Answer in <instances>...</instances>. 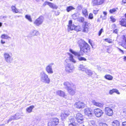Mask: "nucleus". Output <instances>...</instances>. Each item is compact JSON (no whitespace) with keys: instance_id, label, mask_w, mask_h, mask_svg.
<instances>
[{"instance_id":"obj_42","label":"nucleus","mask_w":126,"mask_h":126,"mask_svg":"<svg viewBox=\"0 0 126 126\" xmlns=\"http://www.w3.org/2000/svg\"><path fill=\"white\" fill-rule=\"evenodd\" d=\"M79 21L80 22H83L84 20V19L83 17H80L78 18Z\"/></svg>"},{"instance_id":"obj_29","label":"nucleus","mask_w":126,"mask_h":126,"mask_svg":"<svg viewBox=\"0 0 126 126\" xmlns=\"http://www.w3.org/2000/svg\"><path fill=\"white\" fill-rule=\"evenodd\" d=\"M69 116L68 114H66L63 112L62 113L61 116V117L62 119H63L66 118Z\"/></svg>"},{"instance_id":"obj_46","label":"nucleus","mask_w":126,"mask_h":126,"mask_svg":"<svg viewBox=\"0 0 126 126\" xmlns=\"http://www.w3.org/2000/svg\"><path fill=\"white\" fill-rule=\"evenodd\" d=\"M110 18L111 21L113 22H114L116 21V20L112 16H111Z\"/></svg>"},{"instance_id":"obj_41","label":"nucleus","mask_w":126,"mask_h":126,"mask_svg":"<svg viewBox=\"0 0 126 126\" xmlns=\"http://www.w3.org/2000/svg\"><path fill=\"white\" fill-rule=\"evenodd\" d=\"M93 71H92L90 70H88L87 71V74L89 76H91L93 75Z\"/></svg>"},{"instance_id":"obj_24","label":"nucleus","mask_w":126,"mask_h":126,"mask_svg":"<svg viewBox=\"0 0 126 126\" xmlns=\"http://www.w3.org/2000/svg\"><path fill=\"white\" fill-rule=\"evenodd\" d=\"M73 28L71 29H74L77 31H80L81 30V29L80 26H73Z\"/></svg>"},{"instance_id":"obj_50","label":"nucleus","mask_w":126,"mask_h":126,"mask_svg":"<svg viewBox=\"0 0 126 126\" xmlns=\"http://www.w3.org/2000/svg\"><path fill=\"white\" fill-rule=\"evenodd\" d=\"M105 41L109 43H111L112 42L111 41V40L109 39H105Z\"/></svg>"},{"instance_id":"obj_53","label":"nucleus","mask_w":126,"mask_h":126,"mask_svg":"<svg viewBox=\"0 0 126 126\" xmlns=\"http://www.w3.org/2000/svg\"><path fill=\"white\" fill-rule=\"evenodd\" d=\"M118 30V29H116L113 31V32L114 33L117 34Z\"/></svg>"},{"instance_id":"obj_44","label":"nucleus","mask_w":126,"mask_h":126,"mask_svg":"<svg viewBox=\"0 0 126 126\" xmlns=\"http://www.w3.org/2000/svg\"><path fill=\"white\" fill-rule=\"evenodd\" d=\"M82 13L86 17L87 16V10L85 9H83L82 10Z\"/></svg>"},{"instance_id":"obj_43","label":"nucleus","mask_w":126,"mask_h":126,"mask_svg":"<svg viewBox=\"0 0 126 126\" xmlns=\"http://www.w3.org/2000/svg\"><path fill=\"white\" fill-rule=\"evenodd\" d=\"M99 126H108L106 123L101 122L99 123Z\"/></svg>"},{"instance_id":"obj_15","label":"nucleus","mask_w":126,"mask_h":126,"mask_svg":"<svg viewBox=\"0 0 126 126\" xmlns=\"http://www.w3.org/2000/svg\"><path fill=\"white\" fill-rule=\"evenodd\" d=\"M69 51L71 52L76 56L79 57L81 55H82V53L81 52L82 51L80 50V51L79 52H76L74 51L72 49H70Z\"/></svg>"},{"instance_id":"obj_23","label":"nucleus","mask_w":126,"mask_h":126,"mask_svg":"<svg viewBox=\"0 0 126 126\" xmlns=\"http://www.w3.org/2000/svg\"><path fill=\"white\" fill-rule=\"evenodd\" d=\"M67 90L69 94L71 95H74L75 92V90H73L71 87L68 89Z\"/></svg>"},{"instance_id":"obj_49","label":"nucleus","mask_w":126,"mask_h":126,"mask_svg":"<svg viewBox=\"0 0 126 126\" xmlns=\"http://www.w3.org/2000/svg\"><path fill=\"white\" fill-rule=\"evenodd\" d=\"M65 113H66V114H68V115H69L70 114V111L68 110H64V112H63Z\"/></svg>"},{"instance_id":"obj_22","label":"nucleus","mask_w":126,"mask_h":126,"mask_svg":"<svg viewBox=\"0 0 126 126\" xmlns=\"http://www.w3.org/2000/svg\"><path fill=\"white\" fill-rule=\"evenodd\" d=\"M34 107V106L33 105L31 106H29L26 108V111L29 113H30L32 112V111Z\"/></svg>"},{"instance_id":"obj_19","label":"nucleus","mask_w":126,"mask_h":126,"mask_svg":"<svg viewBox=\"0 0 126 126\" xmlns=\"http://www.w3.org/2000/svg\"><path fill=\"white\" fill-rule=\"evenodd\" d=\"M120 25L122 26L126 27V19L122 18L120 21Z\"/></svg>"},{"instance_id":"obj_58","label":"nucleus","mask_w":126,"mask_h":126,"mask_svg":"<svg viewBox=\"0 0 126 126\" xmlns=\"http://www.w3.org/2000/svg\"><path fill=\"white\" fill-rule=\"evenodd\" d=\"M122 126H126V121L122 122Z\"/></svg>"},{"instance_id":"obj_34","label":"nucleus","mask_w":126,"mask_h":126,"mask_svg":"<svg viewBox=\"0 0 126 126\" xmlns=\"http://www.w3.org/2000/svg\"><path fill=\"white\" fill-rule=\"evenodd\" d=\"M16 120H17L21 118L20 114L19 113H16L14 115Z\"/></svg>"},{"instance_id":"obj_9","label":"nucleus","mask_w":126,"mask_h":126,"mask_svg":"<svg viewBox=\"0 0 126 126\" xmlns=\"http://www.w3.org/2000/svg\"><path fill=\"white\" fill-rule=\"evenodd\" d=\"M76 118L77 122L80 123H82L83 122V119L82 115L79 113L76 114Z\"/></svg>"},{"instance_id":"obj_8","label":"nucleus","mask_w":126,"mask_h":126,"mask_svg":"<svg viewBox=\"0 0 126 126\" xmlns=\"http://www.w3.org/2000/svg\"><path fill=\"white\" fill-rule=\"evenodd\" d=\"M59 123V120L57 118H53L51 122H48V124L49 126H54L57 125Z\"/></svg>"},{"instance_id":"obj_26","label":"nucleus","mask_w":126,"mask_h":126,"mask_svg":"<svg viewBox=\"0 0 126 126\" xmlns=\"http://www.w3.org/2000/svg\"><path fill=\"white\" fill-rule=\"evenodd\" d=\"M104 78L106 79L109 80H111L113 79V77L111 76L109 74L106 75L104 76Z\"/></svg>"},{"instance_id":"obj_27","label":"nucleus","mask_w":126,"mask_h":126,"mask_svg":"<svg viewBox=\"0 0 126 126\" xmlns=\"http://www.w3.org/2000/svg\"><path fill=\"white\" fill-rule=\"evenodd\" d=\"M11 9L13 12L16 13L18 12V9L15 6H12L11 7Z\"/></svg>"},{"instance_id":"obj_6","label":"nucleus","mask_w":126,"mask_h":126,"mask_svg":"<svg viewBox=\"0 0 126 126\" xmlns=\"http://www.w3.org/2000/svg\"><path fill=\"white\" fill-rule=\"evenodd\" d=\"M44 19L43 16H41L35 20L34 24L37 26H39L43 23Z\"/></svg>"},{"instance_id":"obj_3","label":"nucleus","mask_w":126,"mask_h":126,"mask_svg":"<svg viewBox=\"0 0 126 126\" xmlns=\"http://www.w3.org/2000/svg\"><path fill=\"white\" fill-rule=\"evenodd\" d=\"M78 44L80 47V51L83 52H87L86 43L83 40L80 39L78 41Z\"/></svg>"},{"instance_id":"obj_11","label":"nucleus","mask_w":126,"mask_h":126,"mask_svg":"<svg viewBox=\"0 0 126 126\" xmlns=\"http://www.w3.org/2000/svg\"><path fill=\"white\" fill-rule=\"evenodd\" d=\"M74 105L77 108L81 109L83 108L85 106V105L83 102H79L76 103Z\"/></svg>"},{"instance_id":"obj_28","label":"nucleus","mask_w":126,"mask_h":126,"mask_svg":"<svg viewBox=\"0 0 126 126\" xmlns=\"http://www.w3.org/2000/svg\"><path fill=\"white\" fill-rule=\"evenodd\" d=\"M120 125L119 122L117 120H114L112 123V126H119Z\"/></svg>"},{"instance_id":"obj_63","label":"nucleus","mask_w":126,"mask_h":126,"mask_svg":"<svg viewBox=\"0 0 126 126\" xmlns=\"http://www.w3.org/2000/svg\"><path fill=\"white\" fill-rule=\"evenodd\" d=\"M87 50L88 49H90V46H89V45L87 43Z\"/></svg>"},{"instance_id":"obj_21","label":"nucleus","mask_w":126,"mask_h":126,"mask_svg":"<svg viewBox=\"0 0 126 126\" xmlns=\"http://www.w3.org/2000/svg\"><path fill=\"white\" fill-rule=\"evenodd\" d=\"M69 60L74 63H75L76 62V61L74 58L73 56L70 54H69Z\"/></svg>"},{"instance_id":"obj_20","label":"nucleus","mask_w":126,"mask_h":126,"mask_svg":"<svg viewBox=\"0 0 126 126\" xmlns=\"http://www.w3.org/2000/svg\"><path fill=\"white\" fill-rule=\"evenodd\" d=\"M63 84L65 88L67 89V90L71 87H70L71 84L68 82H64Z\"/></svg>"},{"instance_id":"obj_40","label":"nucleus","mask_w":126,"mask_h":126,"mask_svg":"<svg viewBox=\"0 0 126 126\" xmlns=\"http://www.w3.org/2000/svg\"><path fill=\"white\" fill-rule=\"evenodd\" d=\"M122 114L124 116H126V109H124L123 110V112H122Z\"/></svg>"},{"instance_id":"obj_59","label":"nucleus","mask_w":126,"mask_h":126,"mask_svg":"<svg viewBox=\"0 0 126 126\" xmlns=\"http://www.w3.org/2000/svg\"><path fill=\"white\" fill-rule=\"evenodd\" d=\"M93 75H94V77H95L96 78H97V75L96 74V73H95L94 72H93Z\"/></svg>"},{"instance_id":"obj_38","label":"nucleus","mask_w":126,"mask_h":126,"mask_svg":"<svg viewBox=\"0 0 126 126\" xmlns=\"http://www.w3.org/2000/svg\"><path fill=\"white\" fill-rule=\"evenodd\" d=\"M86 22H85L84 23H83V25H82V27L83 28V31L84 32H85L86 31V30H85L86 28H87L86 25Z\"/></svg>"},{"instance_id":"obj_45","label":"nucleus","mask_w":126,"mask_h":126,"mask_svg":"<svg viewBox=\"0 0 126 126\" xmlns=\"http://www.w3.org/2000/svg\"><path fill=\"white\" fill-rule=\"evenodd\" d=\"M78 59L80 61H81L82 60L84 61H86V59L83 57H79L78 58Z\"/></svg>"},{"instance_id":"obj_35","label":"nucleus","mask_w":126,"mask_h":126,"mask_svg":"<svg viewBox=\"0 0 126 126\" xmlns=\"http://www.w3.org/2000/svg\"><path fill=\"white\" fill-rule=\"evenodd\" d=\"M88 123L89 125H93L94 126H96V124H95L94 121H88Z\"/></svg>"},{"instance_id":"obj_33","label":"nucleus","mask_w":126,"mask_h":126,"mask_svg":"<svg viewBox=\"0 0 126 126\" xmlns=\"http://www.w3.org/2000/svg\"><path fill=\"white\" fill-rule=\"evenodd\" d=\"M1 38L2 39H7L9 38H10L8 36L5 34H3L1 35Z\"/></svg>"},{"instance_id":"obj_60","label":"nucleus","mask_w":126,"mask_h":126,"mask_svg":"<svg viewBox=\"0 0 126 126\" xmlns=\"http://www.w3.org/2000/svg\"><path fill=\"white\" fill-rule=\"evenodd\" d=\"M72 20H70L69 21V25H68V26H71V25H72Z\"/></svg>"},{"instance_id":"obj_62","label":"nucleus","mask_w":126,"mask_h":126,"mask_svg":"<svg viewBox=\"0 0 126 126\" xmlns=\"http://www.w3.org/2000/svg\"><path fill=\"white\" fill-rule=\"evenodd\" d=\"M118 48V49L120 51L122 52L123 53H124V51L123 50L119 48Z\"/></svg>"},{"instance_id":"obj_61","label":"nucleus","mask_w":126,"mask_h":126,"mask_svg":"<svg viewBox=\"0 0 126 126\" xmlns=\"http://www.w3.org/2000/svg\"><path fill=\"white\" fill-rule=\"evenodd\" d=\"M98 12V10H94L93 11V13L95 14H97Z\"/></svg>"},{"instance_id":"obj_51","label":"nucleus","mask_w":126,"mask_h":126,"mask_svg":"<svg viewBox=\"0 0 126 126\" xmlns=\"http://www.w3.org/2000/svg\"><path fill=\"white\" fill-rule=\"evenodd\" d=\"M114 89H113L112 90H110L109 91V93L110 94H112L114 93Z\"/></svg>"},{"instance_id":"obj_39","label":"nucleus","mask_w":126,"mask_h":126,"mask_svg":"<svg viewBox=\"0 0 126 126\" xmlns=\"http://www.w3.org/2000/svg\"><path fill=\"white\" fill-rule=\"evenodd\" d=\"M118 9L117 8H113L112 9H110V12L111 13H115L117 11V10Z\"/></svg>"},{"instance_id":"obj_47","label":"nucleus","mask_w":126,"mask_h":126,"mask_svg":"<svg viewBox=\"0 0 126 126\" xmlns=\"http://www.w3.org/2000/svg\"><path fill=\"white\" fill-rule=\"evenodd\" d=\"M93 18V14L92 13L89 14L88 18L89 19H92Z\"/></svg>"},{"instance_id":"obj_52","label":"nucleus","mask_w":126,"mask_h":126,"mask_svg":"<svg viewBox=\"0 0 126 126\" xmlns=\"http://www.w3.org/2000/svg\"><path fill=\"white\" fill-rule=\"evenodd\" d=\"M88 42L90 44V45L92 46V47H93V45L92 44L93 42L90 39L89 40Z\"/></svg>"},{"instance_id":"obj_25","label":"nucleus","mask_w":126,"mask_h":126,"mask_svg":"<svg viewBox=\"0 0 126 126\" xmlns=\"http://www.w3.org/2000/svg\"><path fill=\"white\" fill-rule=\"evenodd\" d=\"M31 34L32 36L38 35L39 34V32L36 30H34L31 32Z\"/></svg>"},{"instance_id":"obj_31","label":"nucleus","mask_w":126,"mask_h":126,"mask_svg":"<svg viewBox=\"0 0 126 126\" xmlns=\"http://www.w3.org/2000/svg\"><path fill=\"white\" fill-rule=\"evenodd\" d=\"M107 13L105 12H103V16L101 15L100 16L101 18H102V19H105L106 18L107 15Z\"/></svg>"},{"instance_id":"obj_10","label":"nucleus","mask_w":126,"mask_h":126,"mask_svg":"<svg viewBox=\"0 0 126 126\" xmlns=\"http://www.w3.org/2000/svg\"><path fill=\"white\" fill-rule=\"evenodd\" d=\"M46 5H48L51 8L53 9H56L58 8V6L53 3L50 2L46 1L43 4V6H45Z\"/></svg>"},{"instance_id":"obj_16","label":"nucleus","mask_w":126,"mask_h":126,"mask_svg":"<svg viewBox=\"0 0 126 126\" xmlns=\"http://www.w3.org/2000/svg\"><path fill=\"white\" fill-rule=\"evenodd\" d=\"M87 116L90 118L94 116V113L93 110L91 108L87 109Z\"/></svg>"},{"instance_id":"obj_4","label":"nucleus","mask_w":126,"mask_h":126,"mask_svg":"<svg viewBox=\"0 0 126 126\" xmlns=\"http://www.w3.org/2000/svg\"><path fill=\"white\" fill-rule=\"evenodd\" d=\"M55 65L53 63H51L48 64L46 66L45 70L49 74H52L53 73L52 67L55 66Z\"/></svg>"},{"instance_id":"obj_30","label":"nucleus","mask_w":126,"mask_h":126,"mask_svg":"<svg viewBox=\"0 0 126 126\" xmlns=\"http://www.w3.org/2000/svg\"><path fill=\"white\" fill-rule=\"evenodd\" d=\"M79 70H81L83 71H86V68L85 67V66H83L82 65H80L79 67Z\"/></svg>"},{"instance_id":"obj_5","label":"nucleus","mask_w":126,"mask_h":126,"mask_svg":"<svg viewBox=\"0 0 126 126\" xmlns=\"http://www.w3.org/2000/svg\"><path fill=\"white\" fill-rule=\"evenodd\" d=\"M4 56L5 60L7 63H11L13 60L12 55H10L8 53H4Z\"/></svg>"},{"instance_id":"obj_1","label":"nucleus","mask_w":126,"mask_h":126,"mask_svg":"<svg viewBox=\"0 0 126 126\" xmlns=\"http://www.w3.org/2000/svg\"><path fill=\"white\" fill-rule=\"evenodd\" d=\"M65 67V70L67 72L69 73L72 72L74 69L73 66L71 65L69 63V60L68 59H66L64 62Z\"/></svg>"},{"instance_id":"obj_2","label":"nucleus","mask_w":126,"mask_h":126,"mask_svg":"<svg viewBox=\"0 0 126 126\" xmlns=\"http://www.w3.org/2000/svg\"><path fill=\"white\" fill-rule=\"evenodd\" d=\"M40 80L42 82L47 84H49L50 82V79L48 76L44 71L41 72L40 74Z\"/></svg>"},{"instance_id":"obj_14","label":"nucleus","mask_w":126,"mask_h":126,"mask_svg":"<svg viewBox=\"0 0 126 126\" xmlns=\"http://www.w3.org/2000/svg\"><path fill=\"white\" fill-rule=\"evenodd\" d=\"M121 40L122 42L121 46L126 49V36L125 35L122 36Z\"/></svg>"},{"instance_id":"obj_54","label":"nucleus","mask_w":126,"mask_h":126,"mask_svg":"<svg viewBox=\"0 0 126 126\" xmlns=\"http://www.w3.org/2000/svg\"><path fill=\"white\" fill-rule=\"evenodd\" d=\"M103 32V29H101L99 31L98 33V35L100 36L101 35L102 32Z\"/></svg>"},{"instance_id":"obj_64","label":"nucleus","mask_w":126,"mask_h":126,"mask_svg":"<svg viewBox=\"0 0 126 126\" xmlns=\"http://www.w3.org/2000/svg\"><path fill=\"white\" fill-rule=\"evenodd\" d=\"M123 59H124V61H126V56H125L124 57Z\"/></svg>"},{"instance_id":"obj_7","label":"nucleus","mask_w":126,"mask_h":126,"mask_svg":"<svg viewBox=\"0 0 126 126\" xmlns=\"http://www.w3.org/2000/svg\"><path fill=\"white\" fill-rule=\"evenodd\" d=\"M94 111L95 116L98 117H100L103 113L102 110L99 109H95Z\"/></svg>"},{"instance_id":"obj_56","label":"nucleus","mask_w":126,"mask_h":126,"mask_svg":"<svg viewBox=\"0 0 126 126\" xmlns=\"http://www.w3.org/2000/svg\"><path fill=\"white\" fill-rule=\"evenodd\" d=\"M69 126H76L75 123H70L69 125Z\"/></svg>"},{"instance_id":"obj_55","label":"nucleus","mask_w":126,"mask_h":126,"mask_svg":"<svg viewBox=\"0 0 126 126\" xmlns=\"http://www.w3.org/2000/svg\"><path fill=\"white\" fill-rule=\"evenodd\" d=\"M74 119H70L69 120L70 122H71V123H75V120Z\"/></svg>"},{"instance_id":"obj_32","label":"nucleus","mask_w":126,"mask_h":126,"mask_svg":"<svg viewBox=\"0 0 126 126\" xmlns=\"http://www.w3.org/2000/svg\"><path fill=\"white\" fill-rule=\"evenodd\" d=\"M75 9V8L72 6H69L67 7L66 8V10L68 12L71 11L72 10Z\"/></svg>"},{"instance_id":"obj_12","label":"nucleus","mask_w":126,"mask_h":126,"mask_svg":"<svg viewBox=\"0 0 126 126\" xmlns=\"http://www.w3.org/2000/svg\"><path fill=\"white\" fill-rule=\"evenodd\" d=\"M105 0H93L92 4L93 6L99 5L103 3Z\"/></svg>"},{"instance_id":"obj_37","label":"nucleus","mask_w":126,"mask_h":126,"mask_svg":"<svg viewBox=\"0 0 126 126\" xmlns=\"http://www.w3.org/2000/svg\"><path fill=\"white\" fill-rule=\"evenodd\" d=\"M25 17L30 22H32V20L30 16L28 15H26L25 16Z\"/></svg>"},{"instance_id":"obj_36","label":"nucleus","mask_w":126,"mask_h":126,"mask_svg":"<svg viewBox=\"0 0 126 126\" xmlns=\"http://www.w3.org/2000/svg\"><path fill=\"white\" fill-rule=\"evenodd\" d=\"M16 120L14 115H13V116H11L9 119L7 121V123H8L9 122L11 121L12 120Z\"/></svg>"},{"instance_id":"obj_57","label":"nucleus","mask_w":126,"mask_h":126,"mask_svg":"<svg viewBox=\"0 0 126 126\" xmlns=\"http://www.w3.org/2000/svg\"><path fill=\"white\" fill-rule=\"evenodd\" d=\"M114 90H115L114 91V92L116 93L117 94H120V93L118 91V90H117V89H114Z\"/></svg>"},{"instance_id":"obj_18","label":"nucleus","mask_w":126,"mask_h":126,"mask_svg":"<svg viewBox=\"0 0 126 126\" xmlns=\"http://www.w3.org/2000/svg\"><path fill=\"white\" fill-rule=\"evenodd\" d=\"M57 94L61 96L64 97L66 95L64 92L61 90H58L56 92Z\"/></svg>"},{"instance_id":"obj_17","label":"nucleus","mask_w":126,"mask_h":126,"mask_svg":"<svg viewBox=\"0 0 126 126\" xmlns=\"http://www.w3.org/2000/svg\"><path fill=\"white\" fill-rule=\"evenodd\" d=\"M92 103L94 105L100 108L102 107L104 105L102 103L97 102L94 100H93L92 101Z\"/></svg>"},{"instance_id":"obj_48","label":"nucleus","mask_w":126,"mask_h":126,"mask_svg":"<svg viewBox=\"0 0 126 126\" xmlns=\"http://www.w3.org/2000/svg\"><path fill=\"white\" fill-rule=\"evenodd\" d=\"M73 26H75V25L74 24L73 25H71V26H68V31H70V30H73L74 29H72L73 28Z\"/></svg>"},{"instance_id":"obj_13","label":"nucleus","mask_w":126,"mask_h":126,"mask_svg":"<svg viewBox=\"0 0 126 126\" xmlns=\"http://www.w3.org/2000/svg\"><path fill=\"white\" fill-rule=\"evenodd\" d=\"M105 112L107 115L111 116L113 115V111L109 107H106L105 108Z\"/></svg>"}]
</instances>
